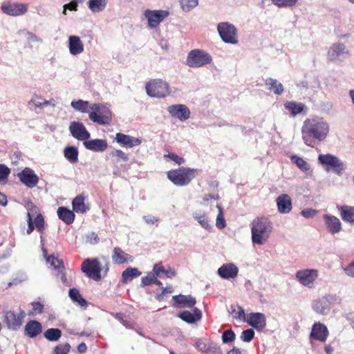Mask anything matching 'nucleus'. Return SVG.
<instances>
[{
	"label": "nucleus",
	"instance_id": "1",
	"mask_svg": "<svg viewBox=\"0 0 354 354\" xmlns=\"http://www.w3.org/2000/svg\"><path fill=\"white\" fill-rule=\"evenodd\" d=\"M328 132V123L323 118L318 116L306 119L301 127L302 139L304 143L312 147L315 145V140L319 142L323 141Z\"/></svg>",
	"mask_w": 354,
	"mask_h": 354
},
{
	"label": "nucleus",
	"instance_id": "2",
	"mask_svg": "<svg viewBox=\"0 0 354 354\" xmlns=\"http://www.w3.org/2000/svg\"><path fill=\"white\" fill-rule=\"evenodd\" d=\"M272 230L271 221L265 217L257 218L251 223L252 241L254 243L263 244Z\"/></svg>",
	"mask_w": 354,
	"mask_h": 354
},
{
	"label": "nucleus",
	"instance_id": "3",
	"mask_svg": "<svg viewBox=\"0 0 354 354\" xmlns=\"http://www.w3.org/2000/svg\"><path fill=\"white\" fill-rule=\"evenodd\" d=\"M197 169L180 167L167 172V178L176 186H185L196 177Z\"/></svg>",
	"mask_w": 354,
	"mask_h": 354
},
{
	"label": "nucleus",
	"instance_id": "4",
	"mask_svg": "<svg viewBox=\"0 0 354 354\" xmlns=\"http://www.w3.org/2000/svg\"><path fill=\"white\" fill-rule=\"evenodd\" d=\"M89 119L100 125L109 124L112 122V113L109 108L101 103H93L91 106Z\"/></svg>",
	"mask_w": 354,
	"mask_h": 354
},
{
	"label": "nucleus",
	"instance_id": "5",
	"mask_svg": "<svg viewBox=\"0 0 354 354\" xmlns=\"http://www.w3.org/2000/svg\"><path fill=\"white\" fill-rule=\"evenodd\" d=\"M148 95L153 97L164 98L171 93L169 84L162 80H153L146 85Z\"/></svg>",
	"mask_w": 354,
	"mask_h": 354
},
{
	"label": "nucleus",
	"instance_id": "6",
	"mask_svg": "<svg viewBox=\"0 0 354 354\" xmlns=\"http://www.w3.org/2000/svg\"><path fill=\"white\" fill-rule=\"evenodd\" d=\"M217 30L223 42L236 44L239 42L238 30L232 24L220 22L217 24Z\"/></svg>",
	"mask_w": 354,
	"mask_h": 354
},
{
	"label": "nucleus",
	"instance_id": "7",
	"mask_svg": "<svg viewBox=\"0 0 354 354\" xmlns=\"http://www.w3.org/2000/svg\"><path fill=\"white\" fill-rule=\"evenodd\" d=\"M212 62L211 55L202 50H191L187 57L186 64L191 68H198Z\"/></svg>",
	"mask_w": 354,
	"mask_h": 354
},
{
	"label": "nucleus",
	"instance_id": "8",
	"mask_svg": "<svg viewBox=\"0 0 354 354\" xmlns=\"http://www.w3.org/2000/svg\"><path fill=\"white\" fill-rule=\"evenodd\" d=\"M318 161L321 165L326 167L327 171L333 169L338 175L341 174L344 169V162L337 156L330 153L319 155Z\"/></svg>",
	"mask_w": 354,
	"mask_h": 354
},
{
	"label": "nucleus",
	"instance_id": "9",
	"mask_svg": "<svg viewBox=\"0 0 354 354\" xmlns=\"http://www.w3.org/2000/svg\"><path fill=\"white\" fill-rule=\"evenodd\" d=\"M81 270L88 277L95 281H99L101 279L102 268L97 259L84 260L82 263Z\"/></svg>",
	"mask_w": 354,
	"mask_h": 354
},
{
	"label": "nucleus",
	"instance_id": "10",
	"mask_svg": "<svg viewBox=\"0 0 354 354\" xmlns=\"http://www.w3.org/2000/svg\"><path fill=\"white\" fill-rule=\"evenodd\" d=\"M26 313L20 310L19 313L12 310L6 311L3 316V322L6 325L8 329L17 330L22 324V321L25 317Z\"/></svg>",
	"mask_w": 354,
	"mask_h": 354
},
{
	"label": "nucleus",
	"instance_id": "11",
	"mask_svg": "<svg viewBox=\"0 0 354 354\" xmlns=\"http://www.w3.org/2000/svg\"><path fill=\"white\" fill-rule=\"evenodd\" d=\"M349 55L350 52L346 48V45L342 42H336L329 47L327 53V59L330 62H341Z\"/></svg>",
	"mask_w": 354,
	"mask_h": 354
},
{
	"label": "nucleus",
	"instance_id": "12",
	"mask_svg": "<svg viewBox=\"0 0 354 354\" xmlns=\"http://www.w3.org/2000/svg\"><path fill=\"white\" fill-rule=\"evenodd\" d=\"M1 9L7 15L17 17L26 13L28 6L23 3L6 1L1 4Z\"/></svg>",
	"mask_w": 354,
	"mask_h": 354
},
{
	"label": "nucleus",
	"instance_id": "13",
	"mask_svg": "<svg viewBox=\"0 0 354 354\" xmlns=\"http://www.w3.org/2000/svg\"><path fill=\"white\" fill-rule=\"evenodd\" d=\"M169 12L162 10H146L144 15L148 21V26L151 28H156L160 22L169 16Z\"/></svg>",
	"mask_w": 354,
	"mask_h": 354
},
{
	"label": "nucleus",
	"instance_id": "14",
	"mask_svg": "<svg viewBox=\"0 0 354 354\" xmlns=\"http://www.w3.org/2000/svg\"><path fill=\"white\" fill-rule=\"evenodd\" d=\"M20 181L28 188H33L39 183V177L35 172L29 167H26L18 174Z\"/></svg>",
	"mask_w": 354,
	"mask_h": 354
},
{
	"label": "nucleus",
	"instance_id": "15",
	"mask_svg": "<svg viewBox=\"0 0 354 354\" xmlns=\"http://www.w3.org/2000/svg\"><path fill=\"white\" fill-rule=\"evenodd\" d=\"M69 131L72 136L78 140L85 141L91 136L84 124L80 122H71L69 125Z\"/></svg>",
	"mask_w": 354,
	"mask_h": 354
},
{
	"label": "nucleus",
	"instance_id": "16",
	"mask_svg": "<svg viewBox=\"0 0 354 354\" xmlns=\"http://www.w3.org/2000/svg\"><path fill=\"white\" fill-rule=\"evenodd\" d=\"M317 277L318 271L316 269H304L296 273V279L304 286H310Z\"/></svg>",
	"mask_w": 354,
	"mask_h": 354
},
{
	"label": "nucleus",
	"instance_id": "17",
	"mask_svg": "<svg viewBox=\"0 0 354 354\" xmlns=\"http://www.w3.org/2000/svg\"><path fill=\"white\" fill-rule=\"evenodd\" d=\"M167 111L174 118L180 121H185L190 117V111L189 108L182 104H174L168 106Z\"/></svg>",
	"mask_w": 354,
	"mask_h": 354
},
{
	"label": "nucleus",
	"instance_id": "18",
	"mask_svg": "<svg viewBox=\"0 0 354 354\" xmlns=\"http://www.w3.org/2000/svg\"><path fill=\"white\" fill-rule=\"evenodd\" d=\"M329 335V331L324 324L315 322L311 329L310 337L322 342H325Z\"/></svg>",
	"mask_w": 354,
	"mask_h": 354
},
{
	"label": "nucleus",
	"instance_id": "19",
	"mask_svg": "<svg viewBox=\"0 0 354 354\" xmlns=\"http://www.w3.org/2000/svg\"><path fill=\"white\" fill-rule=\"evenodd\" d=\"M246 322L257 330H262L266 326V318L263 313H251L247 316Z\"/></svg>",
	"mask_w": 354,
	"mask_h": 354
},
{
	"label": "nucleus",
	"instance_id": "20",
	"mask_svg": "<svg viewBox=\"0 0 354 354\" xmlns=\"http://www.w3.org/2000/svg\"><path fill=\"white\" fill-rule=\"evenodd\" d=\"M239 268L234 263H225L217 270V274L225 279H234L238 275Z\"/></svg>",
	"mask_w": 354,
	"mask_h": 354
},
{
	"label": "nucleus",
	"instance_id": "21",
	"mask_svg": "<svg viewBox=\"0 0 354 354\" xmlns=\"http://www.w3.org/2000/svg\"><path fill=\"white\" fill-rule=\"evenodd\" d=\"M323 218L326 227L330 233L334 234L341 231L342 223L337 217L333 215L324 214Z\"/></svg>",
	"mask_w": 354,
	"mask_h": 354
},
{
	"label": "nucleus",
	"instance_id": "22",
	"mask_svg": "<svg viewBox=\"0 0 354 354\" xmlns=\"http://www.w3.org/2000/svg\"><path fill=\"white\" fill-rule=\"evenodd\" d=\"M276 203L278 211L281 214H288L292 210V200L287 194L279 195L276 199Z\"/></svg>",
	"mask_w": 354,
	"mask_h": 354
},
{
	"label": "nucleus",
	"instance_id": "23",
	"mask_svg": "<svg viewBox=\"0 0 354 354\" xmlns=\"http://www.w3.org/2000/svg\"><path fill=\"white\" fill-rule=\"evenodd\" d=\"M83 145L86 149L95 152H103L108 147L107 142L103 139L86 140Z\"/></svg>",
	"mask_w": 354,
	"mask_h": 354
},
{
	"label": "nucleus",
	"instance_id": "24",
	"mask_svg": "<svg viewBox=\"0 0 354 354\" xmlns=\"http://www.w3.org/2000/svg\"><path fill=\"white\" fill-rule=\"evenodd\" d=\"M115 140L122 147H133L135 146H138L141 143L140 139L122 133H116Z\"/></svg>",
	"mask_w": 354,
	"mask_h": 354
},
{
	"label": "nucleus",
	"instance_id": "25",
	"mask_svg": "<svg viewBox=\"0 0 354 354\" xmlns=\"http://www.w3.org/2000/svg\"><path fill=\"white\" fill-rule=\"evenodd\" d=\"M173 300L176 308H192L196 303V299L192 295H178L173 296Z\"/></svg>",
	"mask_w": 354,
	"mask_h": 354
},
{
	"label": "nucleus",
	"instance_id": "26",
	"mask_svg": "<svg viewBox=\"0 0 354 354\" xmlns=\"http://www.w3.org/2000/svg\"><path fill=\"white\" fill-rule=\"evenodd\" d=\"M68 47L72 55H80L84 51V44L78 36H69Z\"/></svg>",
	"mask_w": 354,
	"mask_h": 354
},
{
	"label": "nucleus",
	"instance_id": "27",
	"mask_svg": "<svg viewBox=\"0 0 354 354\" xmlns=\"http://www.w3.org/2000/svg\"><path fill=\"white\" fill-rule=\"evenodd\" d=\"M42 331V326L40 322L36 320H30L28 322L25 326V335L34 338L39 335Z\"/></svg>",
	"mask_w": 354,
	"mask_h": 354
},
{
	"label": "nucleus",
	"instance_id": "28",
	"mask_svg": "<svg viewBox=\"0 0 354 354\" xmlns=\"http://www.w3.org/2000/svg\"><path fill=\"white\" fill-rule=\"evenodd\" d=\"M178 317L188 324H194L201 319L202 313L198 308H194L193 313L184 310L178 315Z\"/></svg>",
	"mask_w": 354,
	"mask_h": 354
},
{
	"label": "nucleus",
	"instance_id": "29",
	"mask_svg": "<svg viewBox=\"0 0 354 354\" xmlns=\"http://www.w3.org/2000/svg\"><path fill=\"white\" fill-rule=\"evenodd\" d=\"M73 212L66 207H59L57 209V214L60 220L66 225H71L74 222L75 217Z\"/></svg>",
	"mask_w": 354,
	"mask_h": 354
},
{
	"label": "nucleus",
	"instance_id": "30",
	"mask_svg": "<svg viewBox=\"0 0 354 354\" xmlns=\"http://www.w3.org/2000/svg\"><path fill=\"white\" fill-rule=\"evenodd\" d=\"M342 220L346 223L354 224V207L342 205L339 207Z\"/></svg>",
	"mask_w": 354,
	"mask_h": 354
},
{
	"label": "nucleus",
	"instance_id": "31",
	"mask_svg": "<svg viewBox=\"0 0 354 354\" xmlns=\"http://www.w3.org/2000/svg\"><path fill=\"white\" fill-rule=\"evenodd\" d=\"M141 274V272L138 268L129 267L122 272V282L127 284L131 281L133 278L140 276Z\"/></svg>",
	"mask_w": 354,
	"mask_h": 354
},
{
	"label": "nucleus",
	"instance_id": "32",
	"mask_svg": "<svg viewBox=\"0 0 354 354\" xmlns=\"http://www.w3.org/2000/svg\"><path fill=\"white\" fill-rule=\"evenodd\" d=\"M265 84L268 90L272 91L276 95H281L283 91L282 84L272 77L267 78L265 81Z\"/></svg>",
	"mask_w": 354,
	"mask_h": 354
},
{
	"label": "nucleus",
	"instance_id": "33",
	"mask_svg": "<svg viewBox=\"0 0 354 354\" xmlns=\"http://www.w3.org/2000/svg\"><path fill=\"white\" fill-rule=\"evenodd\" d=\"M153 271L156 273V276L158 277H161L162 274H164L167 277L171 278L175 277L176 275V272L172 270L170 267L167 269H165L162 263H156L153 267Z\"/></svg>",
	"mask_w": 354,
	"mask_h": 354
},
{
	"label": "nucleus",
	"instance_id": "34",
	"mask_svg": "<svg viewBox=\"0 0 354 354\" xmlns=\"http://www.w3.org/2000/svg\"><path fill=\"white\" fill-rule=\"evenodd\" d=\"M91 104L88 101L83 100H73L71 103V106L75 111L81 113H90Z\"/></svg>",
	"mask_w": 354,
	"mask_h": 354
},
{
	"label": "nucleus",
	"instance_id": "35",
	"mask_svg": "<svg viewBox=\"0 0 354 354\" xmlns=\"http://www.w3.org/2000/svg\"><path fill=\"white\" fill-rule=\"evenodd\" d=\"M284 106L290 111L292 116H296L301 113L305 108V105L304 104L295 101H290L285 103Z\"/></svg>",
	"mask_w": 354,
	"mask_h": 354
},
{
	"label": "nucleus",
	"instance_id": "36",
	"mask_svg": "<svg viewBox=\"0 0 354 354\" xmlns=\"http://www.w3.org/2000/svg\"><path fill=\"white\" fill-rule=\"evenodd\" d=\"M85 198L82 195L77 196L72 202L73 209L77 213H84L87 208L84 203Z\"/></svg>",
	"mask_w": 354,
	"mask_h": 354
},
{
	"label": "nucleus",
	"instance_id": "37",
	"mask_svg": "<svg viewBox=\"0 0 354 354\" xmlns=\"http://www.w3.org/2000/svg\"><path fill=\"white\" fill-rule=\"evenodd\" d=\"M129 255L125 253L120 248L115 247L113 249L112 260L115 264H123L127 261V258Z\"/></svg>",
	"mask_w": 354,
	"mask_h": 354
},
{
	"label": "nucleus",
	"instance_id": "38",
	"mask_svg": "<svg viewBox=\"0 0 354 354\" xmlns=\"http://www.w3.org/2000/svg\"><path fill=\"white\" fill-rule=\"evenodd\" d=\"M68 296L73 302L77 303L80 306H87V301L82 297L77 288H71L68 291Z\"/></svg>",
	"mask_w": 354,
	"mask_h": 354
},
{
	"label": "nucleus",
	"instance_id": "39",
	"mask_svg": "<svg viewBox=\"0 0 354 354\" xmlns=\"http://www.w3.org/2000/svg\"><path fill=\"white\" fill-rule=\"evenodd\" d=\"M313 308L317 313L320 315H326L330 310L327 301L324 299L315 301L313 303Z\"/></svg>",
	"mask_w": 354,
	"mask_h": 354
},
{
	"label": "nucleus",
	"instance_id": "40",
	"mask_svg": "<svg viewBox=\"0 0 354 354\" xmlns=\"http://www.w3.org/2000/svg\"><path fill=\"white\" fill-rule=\"evenodd\" d=\"M64 156L71 163L78 161V150L74 146L66 147L64 150Z\"/></svg>",
	"mask_w": 354,
	"mask_h": 354
},
{
	"label": "nucleus",
	"instance_id": "41",
	"mask_svg": "<svg viewBox=\"0 0 354 354\" xmlns=\"http://www.w3.org/2000/svg\"><path fill=\"white\" fill-rule=\"evenodd\" d=\"M107 4V0H89L88 7L93 12L103 11Z\"/></svg>",
	"mask_w": 354,
	"mask_h": 354
},
{
	"label": "nucleus",
	"instance_id": "42",
	"mask_svg": "<svg viewBox=\"0 0 354 354\" xmlns=\"http://www.w3.org/2000/svg\"><path fill=\"white\" fill-rule=\"evenodd\" d=\"M44 336L50 342H56L61 337L62 330L57 328H48L44 332Z\"/></svg>",
	"mask_w": 354,
	"mask_h": 354
},
{
	"label": "nucleus",
	"instance_id": "43",
	"mask_svg": "<svg viewBox=\"0 0 354 354\" xmlns=\"http://www.w3.org/2000/svg\"><path fill=\"white\" fill-rule=\"evenodd\" d=\"M46 261L58 272H62V271L64 270L63 261L55 257L53 254L48 256L46 258Z\"/></svg>",
	"mask_w": 354,
	"mask_h": 354
},
{
	"label": "nucleus",
	"instance_id": "44",
	"mask_svg": "<svg viewBox=\"0 0 354 354\" xmlns=\"http://www.w3.org/2000/svg\"><path fill=\"white\" fill-rule=\"evenodd\" d=\"M193 218L196 220L202 227L205 230H209L212 229L211 225L209 223V221L205 214L201 212H194L192 214Z\"/></svg>",
	"mask_w": 354,
	"mask_h": 354
},
{
	"label": "nucleus",
	"instance_id": "45",
	"mask_svg": "<svg viewBox=\"0 0 354 354\" xmlns=\"http://www.w3.org/2000/svg\"><path fill=\"white\" fill-rule=\"evenodd\" d=\"M290 160L294 162L301 171H307L310 169V165L304 160L302 158L296 155L290 156Z\"/></svg>",
	"mask_w": 354,
	"mask_h": 354
},
{
	"label": "nucleus",
	"instance_id": "46",
	"mask_svg": "<svg viewBox=\"0 0 354 354\" xmlns=\"http://www.w3.org/2000/svg\"><path fill=\"white\" fill-rule=\"evenodd\" d=\"M33 104L37 107L42 108L51 104V102L46 100L37 95H34L28 102V104Z\"/></svg>",
	"mask_w": 354,
	"mask_h": 354
},
{
	"label": "nucleus",
	"instance_id": "47",
	"mask_svg": "<svg viewBox=\"0 0 354 354\" xmlns=\"http://www.w3.org/2000/svg\"><path fill=\"white\" fill-rule=\"evenodd\" d=\"M198 4V0H180V8L184 12H189Z\"/></svg>",
	"mask_w": 354,
	"mask_h": 354
},
{
	"label": "nucleus",
	"instance_id": "48",
	"mask_svg": "<svg viewBox=\"0 0 354 354\" xmlns=\"http://www.w3.org/2000/svg\"><path fill=\"white\" fill-rule=\"evenodd\" d=\"M232 314L233 318L236 319H239L244 322H246L247 320L245 311L243 308L240 306H237L236 308H234L232 310Z\"/></svg>",
	"mask_w": 354,
	"mask_h": 354
},
{
	"label": "nucleus",
	"instance_id": "49",
	"mask_svg": "<svg viewBox=\"0 0 354 354\" xmlns=\"http://www.w3.org/2000/svg\"><path fill=\"white\" fill-rule=\"evenodd\" d=\"M216 207L218 209V214L216 217V225L218 229H223L225 227L226 223L223 216V209L220 205L217 204Z\"/></svg>",
	"mask_w": 354,
	"mask_h": 354
},
{
	"label": "nucleus",
	"instance_id": "50",
	"mask_svg": "<svg viewBox=\"0 0 354 354\" xmlns=\"http://www.w3.org/2000/svg\"><path fill=\"white\" fill-rule=\"evenodd\" d=\"M279 8H288L294 6L298 0H271Z\"/></svg>",
	"mask_w": 354,
	"mask_h": 354
},
{
	"label": "nucleus",
	"instance_id": "51",
	"mask_svg": "<svg viewBox=\"0 0 354 354\" xmlns=\"http://www.w3.org/2000/svg\"><path fill=\"white\" fill-rule=\"evenodd\" d=\"M158 277L156 273L152 270L147 273V276L142 278L141 286H149L153 284L156 278Z\"/></svg>",
	"mask_w": 354,
	"mask_h": 354
},
{
	"label": "nucleus",
	"instance_id": "52",
	"mask_svg": "<svg viewBox=\"0 0 354 354\" xmlns=\"http://www.w3.org/2000/svg\"><path fill=\"white\" fill-rule=\"evenodd\" d=\"M209 346V342H206L203 339H197L195 342V346L202 353L206 354Z\"/></svg>",
	"mask_w": 354,
	"mask_h": 354
},
{
	"label": "nucleus",
	"instance_id": "53",
	"mask_svg": "<svg viewBox=\"0 0 354 354\" xmlns=\"http://www.w3.org/2000/svg\"><path fill=\"white\" fill-rule=\"evenodd\" d=\"M235 333L231 330H225L221 336L222 341L224 344L232 342L235 339Z\"/></svg>",
	"mask_w": 354,
	"mask_h": 354
},
{
	"label": "nucleus",
	"instance_id": "54",
	"mask_svg": "<svg viewBox=\"0 0 354 354\" xmlns=\"http://www.w3.org/2000/svg\"><path fill=\"white\" fill-rule=\"evenodd\" d=\"M10 173V169L5 165H0V183L5 184Z\"/></svg>",
	"mask_w": 354,
	"mask_h": 354
},
{
	"label": "nucleus",
	"instance_id": "55",
	"mask_svg": "<svg viewBox=\"0 0 354 354\" xmlns=\"http://www.w3.org/2000/svg\"><path fill=\"white\" fill-rule=\"evenodd\" d=\"M254 337V330L252 328L244 330L241 335V339L243 342H250Z\"/></svg>",
	"mask_w": 354,
	"mask_h": 354
},
{
	"label": "nucleus",
	"instance_id": "56",
	"mask_svg": "<svg viewBox=\"0 0 354 354\" xmlns=\"http://www.w3.org/2000/svg\"><path fill=\"white\" fill-rule=\"evenodd\" d=\"M71 349V345L68 343L59 344L54 348L55 354H68Z\"/></svg>",
	"mask_w": 354,
	"mask_h": 354
},
{
	"label": "nucleus",
	"instance_id": "57",
	"mask_svg": "<svg viewBox=\"0 0 354 354\" xmlns=\"http://www.w3.org/2000/svg\"><path fill=\"white\" fill-rule=\"evenodd\" d=\"M110 155L113 157L117 158V161L122 160L124 162H127L129 160L128 155L120 149H115L112 151Z\"/></svg>",
	"mask_w": 354,
	"mask_h": 354
},
{
	"label": "nucleus",
	"instance_id": "58",
	"mask_svg": "<svg viewBox=\"0 0 354 354\" xmlns=\"http://www.w3.org/2000/svg\"><path fill=\"white\" fill-rule=\"evenodd\" d=\"M115 318L118 320L125 328H133L132 323L126 319H124L125 316L123 313H116L115 315Z\"/></svg>",
	"mask_w": 354,
	"mask_h": 354
},
{
	"label": "nucleus",
	"instance_id": "59",
	"mask_svg": "<svg viewBox=\"0 0 354 354\" xmlns=\"http://www.w3.org/2000/svg\"><path fill=\"white\" fill-rule=\"evenodd\" d=\"M206 354H222L221 346L212 341H209V348Z\"/></svg>",
	"mask_w": 354,
	"mask_h": 354
},
{
	"label": "nucleus",
	"instance_id": "60",
	"mask_svg": "<svg viewBox=\"0 0 354 354\" xmlns=\"http://www.w3.org/2000/svg\"><path fill=\"white\" fill-rule=\"evenodd\" d=\"M34 225L39 232H42L44 230V219L41 214H39L35 218Z\"/></svg>",
	"mask_w": 354,
	"mask_h": 354
},
{
	"label": "nucleus",
	"instance_id": "61",
	"mask_svg": "<svg viewBox=\"0 0 354 354\" xmlns=\"http://www.w3.org/2000/svg\"><path fill=\"white\" fill-rule=\"evenodd\" d=\"M79 1H76L75 0H72L71 2L66 3L63 6V12L62 14L66 15V10H72V11H76L77 10V6Z\"/></svg>",
	"mask_w": 354,
	"mask_h": 354
},
{
	"label": "nucleus",
	"instance_id": "62",
	"mask_svg": "<svg viewBox=\"0 0 354 354\" xmlns=\"http://www.w3.org/2000/svg\"><path fill=\"white\" fill-rule=\"evenodd\" d=\"M99 236L98 235L94 232H91L86 234V241L92 245L97 244L99 242Z\"/></svg>",
	"mask_w": 354,
	"mask_h": 354
},
{
	"label": "nucleus",
	"instance_id": "63",
	"mask_svg": "<svg viewBox=\"0 0 354 354\" xmlns=\"http://www.w3.org/2000/svg\"><path fill=\"white\" fill-rule=\"evenodd\" d=\"M164 157L169 158L172 161L175 162L176 163H177L179 165L185 163V160L183 158L178 156L176 153H169L167 155H165Z\"/></svg>",
	"mask_w": 354,
	"mask_h": 354
},
{
	"label": "nucleus",
	"instance_id": "64",
	"mask_svg": "<svg viewBox=\"0 0 354 354\" xmlns=\"http://www.w3.org/2000/svg\"><path fill=\"white\" fill-rule=\"evenodd\" d=\"M346 275L354 277V259L344 268Z\"/></svg>",
	"mask_w": 354,
	"mask_h": 354
}]
</instances>
